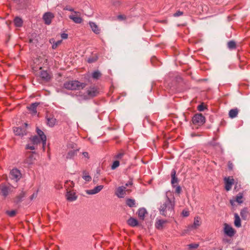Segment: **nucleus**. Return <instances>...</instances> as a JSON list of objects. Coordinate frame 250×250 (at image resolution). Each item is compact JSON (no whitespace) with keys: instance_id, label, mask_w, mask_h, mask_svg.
Wrapping results in <instances>:
<instances>
[{"instance_id":"nucleus-1","label":"nucleus","mask_w":250,"mask_h":250,"mask_svg":"<svg viewBox=\"0 0 250 250\" xmlns=\"http://www.w3.org/2000/svg\"><path fill=\"white\" fill-rule=\"evenodd\" d=\"M174 204L167 196L166 200L160 206V214L166 217H172L174 213Z\"/></svg>"},{"instance_id":"nucleus-2","label":"nucleus","mask_w":250,"mask_h":250,"mask_svg":"<svg viewBox=\"0 0 250 250\" xmlns=\"http://www.w3.org/2000/svg\"><path fill=\"white\" fill-rule=\"evenodd\" d=\"M86 86V84L83 83H80L77 81H72L66 82L64 83L63 86L65 88L68 90H79L83 89Z\"/></svg>"},{"instance_id":"nucleus-3","label":"nucleus","mask_w":250,"mask_h":250,"mask_svg":"<svg viewBox=\"0 0 250 250\" xmlns=\"http://www.w3.org/2000/svg\"><path fill=\"white\" fill-rule=\"evenodd\" d=\"M47 60L45 58L39 57L36 58L34 60L33 64L32 65V69L34 72L42 69L44 67V65H47Z\"/></svg>"},{"instance_id":"nucleus-4","label":"nucleus","mask_w":250,"mask_h":250,"mask_svg":"<svg viewBox=\"0 0 250 250\" xmlns=\"http://www.w3.org/2000/svg\"><path fill=\"white\" fill-rule=\"evenodd\" d=\"M34 74L38 77H39L42 81L44 82H48L52 79L51 74L47 70L40 69L34 72Z\"/></svg>"},{"instance_id":"nucleus-5","label":"nucleus","mask_w":250,"mask_h":250,"mask_svg":"<svg viewBox=\"0 0 250 250\" xmlns=\"http://www.w3.org/2000/svg\"><path fill=\"white\" fill-rule=\"evenodd\" d=\"M35 152L27 151L25 154L26 158H25L23 163L26 166L29 167L33 165L36 160L34 157Z\"/></svg>"},{"instance_id":"nucleus-6","label":"nucleus","mask_w":250,"mask_h":250,"mask_svg":"<svg viewBox=\"0 0 250 250\" xmlns=\"http://www.w3.org/2000/svg\"><path fill=\"white\" fill-rule=\"evenodd\" d=\"M192 123L197 126L202 125L206 121L205 117L201 113L196 114L192 117Z\"/></svg>"},{"instance_id":"nucleus-7","label":"nucleus","mask_w":250,"mask_h":250,"mask_svg":"<svg viewBox=\"0 0 250 250\" xmlns=\"http://www.w3.org/2000/svg\"><path fill=\"white\" fill-rule=\"evenodd\" d=\"M9 177L11 180L17 182L21 178V173L17 168H13L10 172Z\"/></svg>"},{"instance_id":"nucleus-8","label":"nucleus","mask_w":250,"mask_h":250,"mask_svg":"<svg viewBox=\"0 0 250 250\" xmlns=\"http://www.w3.org/2000/svg\"><path fill=\"white\" fill-rule=\"evenodd\" d=\"M54 14L50 12L45 13L42 16V20L46 25H50L52 20L54 18Z\"/></svg>"},{"instance_id":"nucleus-9","label":"nucleus","mask_w":250,"mask_h":250,"mask_svg":"<svg viewBox=\"0 0 250 250\" xmlns=\"http://www.w3.org/2000/svg\"><path fill=\"white\" fill-rule=\"evenodd\" d=\"M10 189L11 188L8 185L5 183L0 184V194L4 196V198L8 195Z\"/></svg>"},{"instance_id":"nucleus-10","label":"nucleus","mask_w":250,"mask_h":250,"mask_svg":"<svg viewBox=\"0 0 250 250\" xmlns=\"http://www.w3.org/2000/svg\"><path fill=\"white\" fill-rule=\"evenodd\" d=\"M74 14L69 16L70 19L72 20L76 23H81L83 20L81 17V13L78 11H74Z\"/></svg>"},{"instance_id":"nucleus-11","label":"nucleus","mask_w":250,"mask_h":250,"mask_svg":"<svg viewBox=\"0 0 250 250\" xmlns=\"http://www.w3.org/2000/svg\"><path fill=\"white\" fill-rule=\"evenodd\" d=\"M99 90L97 87L95 86L90 87L87 90V95L90 98H93L97 96L99 94Z\"/></svg>"},{"instance_id":"nucleus-12","label":"nucleus","mask_w":250,"mask_h":250,"mask_svg":"<svg viewBox=\"0 0 250 250\" xmlns=\"http://www.w3.org/2000/svg\"><path fill=\"white\" fill-rule=\"evenodd\" d=\"M225 184V189L227 191L230 190L232 185L234 184V180L232 177H229L224 178Z\"/></svg>"},{"instance_id":"nucleus-13","label":"nucleus","mask_w":250,"mask_h":250,"mask_svg":"<svg viewBox=\"0 0 250 250\" xmlns=\"http://www.w3.org/2000/svg\"><path fill=\"white\" fill-rule=\"evenodd\" d=\"M224 232L229 237L233 236L235 233L234 229L226 223L224 224Z\"/></svg>"},{"instance_id":"nucleus-14","label":"nucleus","mask_w":250,"mask_h":250,"mask_svg":"<svg viewBox=\"0 0 250 250\" xmlns=\"http://www.w3.org/2000/svg\"><path fill=\"white\" fill-rule=\"evenodd\" d=\"M36 132L39 137L41 138L43 147H44V146L46 145V137L45 135L44 134L43 132L40 129H39L38 127H37L36 128Z\"/></svg>"},{"instance_id":"nucleus-15","label":"nucleus","mask_w":250,"mask_h":250,"mask_svg":"<svg viewBox=\"0 0 250 250\" xmlns=\"http://www.w3.org/2000/svg\"><path fill=\"white\" fill-rule=\"evenodd\" d=\"M14 132L16 135L23 136L27 133L26 130L25 128L21 127H17L14 128Z\"/></svg>"},{"instance_id":"nucleus-16","label":"nucleus","mask_w":250,"mask_h":250,"mask_svg":"<svg viewBox=\"0 0 250 250\" xmlns=\"http://www.w3.org/2000/svg\"><path fill=\"white\" fill-rule=\"evenodd\" d=\"M125 189L126 187L124 186L119 187L117 188L115 194L119 198H123L125 194Z\"/></svg>"},{"instance_id":"nucleus-17","label":"nucleus","mask_w":250,"mask_h":250,"mask_svg":"<svg viewBox=\"0 0 250 250\" xmlns=\"http://www.w3.org/2000/svg\"><path fill=\"white\" fill-rule=\"evenodd\" d=\"M104 186L102 185L98 186L95 187L93 189L90 190H87L86 193L88 194H94L99 192L103 188Z\"/></svg>"},{"instance_id":"nucleus-18","label":"nucleus","mask_w":250,"mask_h":250,"mask_svg":"<svg viewBox=\"0 0 250 250\" xmlns=\"http://www.w3.org/2000/svg\"><path fill=\"white\" fill-rule=\"evenodd\" d=\"M78 151V149L69 150L67 153L66 159L68 160L73 158L77 154V153Z\"/></svg>"},{"instance_id":"nucleus-19","label":"nucleus","mask_w":250,"mask_h":250,"mask_svg":"<svg viewBox=\"0 0 250 250\" xmlns=\"http://www.w3.org/2000/svg\"><path fill=\"white\" fill-rule=\"evenodd\" d=\"M167 223V220H159L156 221L155 223V227L157 229L162 230L164 228V225L166 224Z\"/></svg>"},{"instance_id":"nucleus-20","label":"nucleus","mask_w":250,"mask_h":250,"mask_svg":"<svg viewBox=\"0 0 250 250\" xmlns=\"http://www.w3.org/2000/svg\"><path fill=\"white\" fill-rule=\"evenodd\" d=\"M147 213L146 210L143 208H139L138 211V217L142 220H144L145 215Z\"/></svg>"},{"instance_id":"nucleus-21","label":"nucleus","mask_w":250,"mask_h":250,"mask_svg":"<svg viewBox=\"0 0 250 250\" xmlns=\"http://www.w3.org/2000/svg\"><path fill=\"white\" fill-rule=\"evenodd\" d=\"M89 25L92 31L96 34H99L100 33V29L98 25L94 22H89Z\"/></svg>"},{"instance_id":"nucleus-22","label":"nucleus","mask_w":250,"mask_h":250,"mask_svg":"<svg viewBox=\"0 0 250 250\" xmlns=\"http://www.w3.org/2000/svg\"><path fill=\"white\" fill-rule=\"evenodd\" d=\"M39 104H40L37 102L32 103L29 106H28L27 108L29 110L32 111L34 114H36L37 112V107L39 105Z\"/></svg>"},{"instance_id":"nucleus-23","label":"nucleus","mask_w":250,"mask_h":250,"mask_svg":"<svg viewBox=\"0 0 250 250\" xmlns=\"http://www.w3.org/2000/svg\"><path fill=\"white\" fill-rule=\"evenodd\" d=\"M171 184L173 186V187H175V183H178V178L176 177V170H174V169H173L172 172H171Z\"/></svg>"},{"instance_id":"nucleus-24","label":"nucleus","mask_w":250,"mask_h":250,"mask_svg":"<svg viewBox=\"0 0 250 250\" xmlns=\"http://www.w3.org/2000/svg\"><path fill=\"white\" fill-rule=\"evenodd\" d=\"M30 140L32 143V144H33L34 145H37L42 142L41 138L36 135L33 137L30 138Z\"/></svg>"},{"instance_id":"nucleus-25","label":"nucleus","mask_w":250,"mask_h":250,"mask_svg":"<svg viewBox=\"0 0 250 250\" xmlns=\"http://www.w3.org/2000/svg\"><path fill=\"white\" fill-rule=\"evenodd\" d=\"M127 222L128 225L133 227L137 226L138 225V220L132 217H130L128 219Z\"/></svg>"},{"instance_id":"nucleus-26","label":"nucleus","mask_w":250,"mask_h":250,"mask_svg":"<svg viewBox=\"0 0 250 250\" xmlns=\"http://www.w3.org/2000/svg\"><path fill=\"white\" fill-rule=\"evenodd\" d=\"M200 218L198 216H196L194 218V223L191 225V227L194 229H196L199 227L201 225Z\"/></svg>"},{"instance_id":"nucleus-27","label":"nucleus","mask_w":250,"mask_h":250,"mask_svg":"<svg viewBox=\"0 0 250 250\" xmlns=\"http://www.w3.org/2000/svg\"><path fill=\"white\" fill-rule=\"evenodd\" d=\"M14 22L16 27H20L22 25L23 21L21 18L17 17L14 19Z\"/></svg>"},{"instance_id":"nucleus-28","label":"nucleus","mask_w":250,"mask_h":250,"mask_svg":"<svg viewBox=\"0 0 250 250\" xmlns=\"http://www.w3.org/2000/svg\"><path fill=\"white\" fill-rule=\"evenodd\" d=\"M66 196L67 199L69 201H73L77 199V196L74 192H68Z\"/></svg>"},{"instance_id":"nucleus-29","label":"nucleus","mask_w":250,"mask_h":250,"mask_svg":"<svg viewBox=\"0 0 250 250\" xmlns=\"http://www.w3.org/2000/svg\"><path fill=\"white\" fill-rule=\"evenodd\" d=\"M62 42V40H59L57 42H55L53 39H51L50 40V42L53 44L52 48L53 49H55L56 48H57V47L61 44Z\"/></svg>"},{"instance_id":"nucleus-30","label":"nucleus","mask_w":250,"mask_h":250,"mask_svg":"<svg viewBox=\"0 0 250 250\" xmlns=\"http://www.w3.org/2000/svg\"><path fill=\"white\" fill-rule=\"evenodd\" d=\"M234 225L236 227L239 228L241 226V220L238 214H234Z\"/></svg>"},{"instance_id":"nucleus-31","label":"nucleus","mask_w":250,"mask_h":250,"mask_svg":"<svg viewBox=\"0 0 250 250\" xmlns=\"http://www.w3.org/2000/svg\"><path fill=\"white\" fill-rule=\"evenodd\" d=\"M238 113V110L237 108H234L231 109L229 112V116L231 118L236 117Z\"/></svg>"},{"instance_id":"nucleus-32","label":"nucleus","mask_w":250,"mask_h":250,"mask_svg":"<svg viewBox=\"0 0 250 250\" xmlns=\"http://www.w3.org/2000/svg\"><path fill=\"white\" fill-rule=\"evenodd\" d=\"M249 215L248 209L247 208H244L243 209L241 210L240 212V215L241 217L244 219H247L248 216Z\"/></svg>"},{"instance_id":"nucleus-33","label":"nucleus","mask_w":250,"mask_h":250,"mask_svg":"<svg viewBox=\"0 0 250 250\" xmlns=\"http://www.w3.org/2000/svg\"><path fill=\"white\" fill-rule=\"evenodd\" d=\"M125 155V151L123 149H121L117 153V154L114 156V158L117 159L121 160L123 158V157Z\"/></svg>"},{"instance_id":"nucleus-34","label":"nucleus","mask_w":250,"mask_h":250,"mask_svg":"<svg viewBox=\"0 0 250 250\" xmlns=\"http://www.w3.org/2000/svg\"><path fill=\"white\" fill-rule=\"evenodd\" d=\"M25 195V193L23 191H22L19 195L16 197L14 199V202L16 203H19L20 202L22 199L24 197Z\"/></svg>"},{"instance_id":"nucleus-35","label":"nucleus","mask_w":250,"mask_h":250,"mask_svg":"<svg viewBox=\"0 0 250 250\" xmlns=\"http://www.w3.org/2000/svg\"><path fill=\"white\" fill-rule=\"evenodd\" d=\"M126 205L130 207L133 208L135 207V201L134 199L128 198L126 200Z\"/></svg>"},{"instance_id":"nucleus-36","label":"nucleus","mask_w":250,"mask_h":250,"mask_svg":"<svg viewBox=\"0 0 250 250\" xmlns=\"http://www.w3.org/2000/svg\"><path fill=\"white\" fill-rule=\"evenodd\" d=\"M83 178L87 182H89L91 180V177L89 175V173L86 171H83Z\"/></svg>"},{"instance_id":"nucleus-37","label":"nucleus","mask_w":250,"mask_h":250,"mask_svg":"<svg viewBox=\"0 0 250 250\" xmlns=\"http://www.w3.org/2000/svg\"><path fill=\"white\" fill-rule=\"evenodd\" d=\"M243 194L242 193H239L235 197V201L239 204L242 203L243 202Z\"/></svg>"},{"instance_id":"nucleus-38","label":"nucleus","mask_w":250,"mask_h":250,"mask_svg":"<svg viewBox=\"0 0 250 250\" xmlns=\"http://www.w3.org/2000/svg\"><path fill=\"white\" fill-rule=\"evenodd\" d=\"M228 47L229 49H234L236 48V42L233 41H230L228 42Z\"/></svg>"},{"instance_id":"nucleus-39","label":"nucleus","mask_w":250,"mask_h":250,"mask_svg":"<svg viewBox=\"0 0 250 250\" xmlns=\"http://www.w3.org/2000/svg\"><path fill=\"white\" fill-rule=\"evenodd\" d=\"M56 119L54 118H47V123L50 126H53L56 123Z\"/></svg>"},{"instance_id":"nucleus-40","label":"nucleus","mask_w":250,"mask_h":250,"mask_svg":"<svg viewBox=\"0 0 250 250\" xmlns=\"http://www.w3.org/2000/svg\"><path fill=\"white\" fill-rule=\"evenodd\" d=\"M17 4L20 5V6L24 7L25 6V0H13Z\"/></svg>"},{"instance_id":"nucleus-41","label":"nucleus","mask_w":250,"mask_h":250,"mask_svg":"<svg viewBox=\"0 0 250 250\" xmlns=\"http://www.w3.org/2000/svg\"><path fill=\"white\" fill-rule=\"evenodd\" d=\"M102 74L99 71H94L92 73V78L95 79H98L101 76Z\"/></svg>"},{"instance_id":"nucleus-42","label":"nucleus","mask_w":250,"mask_h":250,"mask_svg":"<svg viewBox=\"0 0 250 250\" xmlns=\"http://www.w3.org/2000/svg\"><path fill=\"white\" fill-rule=\"evenodd\" d=\"M117 19L120 21H125L127 19L126 16L124 14L119 15L117 17Z\"/></svg>"},{"instance_id":"nucleus-43","label":"nucleus","mask_w":250,"mask_h":250,"mask_svg":"<svg viewBox=\"0 0 250 250\" xmlns=\"http://www.w3.org/2000/svg\"><path fill=\"white\" fill-rule=\"evenodd\" d=\"M119 165H120V162L119 161H118V160L115 161L113 162V163L111 166V169H115V168H116L117 167H118L119 166Z\"/></svg>"},{"instance_id":"nucleus-44","label":"nucleus","mask_w":250,"mask_h":250,"mask_svg":"<svg viewBox=\"0 0 250 250\" xmlns=\"http://www.w3.org/2000/svg\"><path fill=\"white\" fill-rule=\"evenodd\" d=\"M6 213L10 216V217H14L16 214V211L15 210H12L11 211H6Z\"/></svg>"},{"instance_id":"nucleus-45","label":"nucleus","mask_w":250,"mask_h":250,"mask_svg":"<svg viewBox=\"0 0 250 250\" xmlns=\"http://www.w3.org/2000/svg\"><path fill=\"white\" fill-rule=\"evenodd\" d=\"M35 146L36 145H34L33 144H28L26 146L25 148L26 149L35 150L36 149Z\"/></svg>"},{"instance_id":"nucleus-46","label":"nucleus","mask_w":250,"mask_h":250,"mask_svg":"<svg viewBox=\"0 0 250 250\" xmlns=\"http://www.w3.org/2000/svg\"><path fill=\"white\" fill-rule=\"evenodd\" d=\"M206 107L205 105L203 103H202L201 104H199L197 107V109L200 111H204Z\"/></svg>"},{"instance_id":"nucleus-47","label":"nucleus","mask_w":250,"mask_h":250,"mask_svg":"<svg viewBox=\"0 0 250 250\" xmlns=\"http://www.w3.org/2000/svg\"><path fill=\"white\" fill-rule=\"evenodd\" d=\"M188 247L189 249H197L199 247V244H190L188 245Z\"/></svg>"},{"instance_id":"nucleus-48","label":"nucleus","mask_w":250,"mask_h":250,"mask_svg":"<svg viewBox=\"0 0 250 250\" xmlns=\"http://www.w3.org/2000/svg\"><path fill=\"white\" fill-rule=\"evenodd\" d=\"M174 188H175V193H177L178 194H179L181 193L182 189L180 186L175 185V187Z\"/></svg>"},{"instance_id":"nucleus-49","label":"nucleus","mask_w":250,"mask_h":250,"mask_svg":"<svg viewBox=\"0 0 250 250\" xmlns=\"http://www.w3.org/2000/svg\"><path fill=\"white\" fill-rule=\"evenodd\" d=\"M183 217H188L189 215V212L187 209H184L182 212Z\"/></svg>"},{"instance_id":"nucleus-50","label":"nucleus","mask_w":250,"mask_h":250,"mask_svg":"<svg viewBox=\"0 0 250 250\" xmlns=\"http://www.w3.org/2000/svg\"><path fill=\"white\" fill-rule=\"evenodd\" d=\"M63 10H67V11L73 12H74V11H75L74 10V9L72 7H70V6H68V5L63 7Z\"/></svg>"},{"instance_id":"nucleus-51","label":"nucleus","mask_w":250,"mask_h":250,"mask_svg":"<svg viewBox=\"0 0 250 250\" xmlns=\"http://www.w3.org/2000/svg\"><path fill=\"white\" fill-rule=\"evenodd\" d=\"M76 145L74 144V143H70L68 145V147L69 148H72V149H77L76 147Z\"/></svg>"},{"instance_id":"nucleus-52","label":"nucleus","mask_w":250,"mask_h":250,"mask_svg":"<svg viewBox=\"0 0 250 250\" xmlns=\"http://www.w3.org/2000/svg\"><path fill=\"white\" fill-rule=\"evenodd\" d=\"M183 15V12L180 11H178L173 15L174 17H178Z\"/></svg>"},{"instance_id":"nucleus-53","label":"nucleus","mask_w":250,"mask_h":250,"mask_svg":"<svg viewBox=\"0 0 250 250\" xmlns=\"http://www.w3.org/2000/svg\"><path fill=\"white\" fill-rule=\"evenodd\" d=\"M97 57H96L95 58H90L88 59V62H89V63H92L93 62H95L97 61Z\"/></svg>"},{"instance_id":"nucleus-54","label":"nucleus","mask_w":250,"mask_h":250,"mask_svg":"<svg viewBox=\"0 0 250 250\" xmlns=\"http://www.w3.org/2000/svg\"><path fill=\"white\" fill-rule=\"evenodd\" d=\"M61 37L63 39H66L68 38V35L66 33H62L61 34Z\"/></svg>"},{"instance_id":"nucleus-55","label":"nucleus","mask_w":250,"mask_h":250,"mask_svg":"<svg viewBox=\"0 0 250 250\" xmlns=\"http://www.w3.org/2000/svg\"><path fill=\"white\" fill-rule=\"evenodd\" d=\"M133 184V183H132V181H128L126 184H125V187L126 188V187H128V186H132Z\"/></svg>"},{"instance_id":"nucleus-56","label":"nucleus","mask_w":250,"mask_h":250,"mask_svg":"<svg viewBox=\"0 0 250 250\" xmlns=\"http://www.w3.org/2000/svg\"><path fill=\"white\" fill-rule=\"evenodd\" d=\"M83 156L84 157H85V158H87V159H89V155H88V152H83Z\"/></svg>"},{"instance_id":"nucleus-57","label":"nucleus","mask_w":250,"mask_h":250,"mask_svg":"<svg viewBox=\"0 0 250 250\" xmlns=\"http://www.w3.org/2000/svg\"><path fill=\"white\" fill-rule=\"evenodd\" d=\"M228 167H229V169H230V170L232 169L233 165L232 163L229 162L228 164Z\"/></svg>"},{"instance_id":"nucleus-58","label":"nucleus","mask_w":250,"mask_h":250,"mask_svg":"<svg viewBox=\"0 0 250 250\" xmlns=\"http://www.w3.org/2000/svg\"><path fill=\"white\" fill-rule=\"evenodd\" d=\"M35 40L32 38H30L29 40V42L30 43H34Z\"/></svg>"},{"instance_id":"nucleus-59","label":"nucleus","mask_w":250,"mask_h":250,"mask_svg":"<svg viewBox=\"0 0 250 250\" xmlns=\"http://www.w3.org/2000/svg\"><path fill=\"white\" fill-rule=\"evenodd\" d=\"M230 204L233 205V201H230Z\"/></svg>"},{"instance_id":"nucleus-60","label":"nucleus","mask_w":250,"mask_h":250,"mask_svg":"<svg viewBox=\"0 0 250 250\" xmlns=\"http://www.w3.org/2000/svg\"><path fill=\"white\" fill-rule=\"evenodd\" d=\"M160 22H162V23H164L165 22V21H160Z\"/></svg>"},{"instance_id":"nucleus-61","label":"nucleus","mask_w":250,"mask_h":250,"mask_svg":"<svg viewBox=\"0 0 250 250\" xmlns=\"http://www.w3.org/2000/svg\"><path fill=\"white\" fill-rule=\"evenodd\" d=\"M24 125H25V127H26L27 126V124L26 123H25Z\"/></svg>"},{"instance_id":"nucleus-62","label":"nucleus","mask_w":250,"mask_h":250,"mask_svg":"<svg viewBox=\"0 0 250 250\" xmlns=\"http://www.w3.org/2000/svg\"><path fill=\"white\" fill-rule=\"evenodd\" d=\"M243 250V249H237V250Z\"/></svg>"},{"instance_id":"nucleus-63","label":"nucleus","mask_w":250,"mask_h":250,"mask_svg":"<svg viewBox=\"0 0 250 250\" xmlns=\"http://www.w3.org/2000/svg\"><path fill=\"white\" fill-rule=\"evenodd\" d=\"M34 195H32V198H34Z\"/></svg>"},{"instance_id":"nucleus-64","label":"nucleus","mask_w":250,"mask_h":250,"mask_svg":"<svg viewBox=\"0 0 250 250\" xmlns=\"http://www.w3.org/2000/svg\"><path fill=\"white\" fill-rule=\"evenodd\" d=\"M34 195H32V198H34Z\"/></svg>"}]
</instances>
